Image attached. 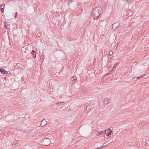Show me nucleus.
Listing matches in <instances>:
<instances>
[{
  "label": "nucleus",
  "instance_id": "f257e3e1",
  "mask_svg": "<svg viewBox=\"0 0 149 149\" xmlns=\"http://www.w3.org/2000/svg\"><path fill=\"white\" fill-rule=\"evenodd\" d=\"M102 8L100 7H98L94 8L93 11V16L94 19H97L100 13L102 12Z\"/></svg>",
  "mask_w": 149,
  "mask_h": 149
},
{
  "label": "nucleus",
  "instance_id": "f03ea898",
  "mask_svg": "<svg viewBox=\"0 0 149 149\" xmlns=\"http://www.w3.org/2000/svg\"><path fill=\"white\" fill-rule=\"evenodd\" d=\"M51 141L48 138H45L42 141V145L45 146H48L49 145Z\"/></svg>",
  "mask_w": 149,
  "mask_h": 149
},
{
  "label": "nucleus",
  "instance_id": "7ed1b4c3",
  "mask_svg": "<svg viewBox=\"0 0 149 149\" xmlns=\"http://www.w3.org/2000/svg\"><path fill=\"white\" fill-rule=\"evenodd\" d=\"M119 24L118 23L116 22L112 25V29H114V30H115L119 26Z\"/></svg>",
  "mask_w": 149,
  "mask_h": 149
},
{
  "label": "nucleus",
  "instance_id": "20e7f679",
  "mask_svg": "<svg viewBox=\"0 0 149 149\" xmlns=\"http://www.w3.org/2000/svg\"><path fill=\"white\" fill-rule=\"evenodd\" d=\"M47 124V122L45 119H43L42 120L40 124V126L42 127L46 125Z\"/></svg>",
  "mask_w": 149,
  "mask_h": 149
},
{
  "label": "nucleus",
  "instance_id": "39448f33",
  "mask_svg": "<svg viewBox=\"0 0 149 149\" xmlns=\"http://www.w3.org/2000/svg\"><path fill=\"white\" fill-rule=\"evenodd\" d=\"M4 25L6 29H10V24L6 22L4 23Z\"/></svg>",
  "mask_w": 149,
  "mask_h": 149
},
{
  "label": "nucleus",
  "instance_id": "423d86ee",
  "mask_svg": "<svg viewBox=\"0 0 149 149\" xmlns=\"http://www.w3.org/2000/svg\"><path fill=\"white\" fill-rule=\"evenodd\" d=\"M0 71L3 74H7L8 73V72L6 71L3 68L0 69Z\"/></svg>",
  "mask_w": 149,
  "mask_h": 149
},
{
  "label": "nucleus",
  "instance_id": "0eeeda50",
  "mask_svg": "<svg viewBox=\"0 0 149 149\" xmlns=\"http://www.w3.org/2000/svg\"><path fill=\"white\" fill-rule=\"evenodd\" d=\"M19 141L18 140H15V141L11 143V144L12 146H15L17 144H19Z\"/></svg>",
  "mask_w": 149,
  "mask_h": 149
},
{
  "label": "nucleus",
  "instance_id": "6e6552de",
  "mask_svg": "<svg viewBox=\"0 0 149 149\" xmlns=\"http://www.w3.org/2000/svg\"><path fill=\"white\" fill-rule=\"evenodd\" d=\"M104 104H107L110 102V100L109 99H105L104 100Z\"/></svg>",
  "mask_w": 149,
  "mask_h": 149
},
{
  "label": "nucleus",
  "instance_id": "1a4fd4ad",
  "mask_svg": "<svg viewBox=\"0 0 149 149\" xmlns=\"http://www.w3.org/2000/svg\"><path fill=\"white\" fill-rule=\"evenodd\" d=\"M77 80V79L75 78V77L74 76L72 77L71 79V80L72 81V83L73 84L75 83Z\"/></svg>",
  "mask_w": 149,
  "mask_h": 149
},
{
  "label": "nucleus",
  "instance_id": "9d476101",
  "mask_svg": "<svg viewBox=\"0 0 149 149\" xmlns=\"http://www.w3.org/2000/svg\"><path fill=\"white\" fill-rule=\"evenodd\" d=\"M107 131L108 132V133H107V136H109L111 134L112 131L109 128V129H108V130H107Z\"/></svg>",
  "mask_w": 149,
  "mask_h": 149
},
{
  "label": "nucleus",
  "instance_id": "9b49d317",
  "mask_svg": "<svg viewBox=\"0 0 149 149\" xmlns=\"http://www.w3.org/2000/svg\"><path fill=\"white\" fill-rule=\"evenodd\" d=\"M91 109V106L89 105H88L86 107V111H88Z\"/></svg>",
  "mask_w": 149,
  "mask_h": 149
},
{
  "label": "nucleus",
  "instance_id": "f8f14e48",
  "mask_svg": "<svg viewBox=\"0 0 149 149\" xmlns=\"http://www.w3.org/2000/svg\"><path fill=\"white\" fill-rule=\"evenodd\" d=\"M65 104V102H61L60 103H58L56 104V105H57V106H61L62 105H63Z\"/></svg>",
  "mask_w": 149,
  "mask_h": 149
},
{
  "label": "nucleus",
  "instance_id": "ddd939ff",
  "mask_svg": "<svg viewBox=\"0 0 149 149\" xmlns=\"http://www.w3.org/2000/svg\"><path fill=\"white\" fill-rule=\"evenodd\" d=\"M5 6V4H2L1 5V11L2 12H3L4 11L3 8H2V7Z\"/></svg>",
  "mask_w": 149,
  "mask_h": 149
},
{
  "label": "nucleus",
  "instance_id": "4468645a",
  "mask_svg": "<svg viewBox=\"0 0 149 149\" xmlns=\"http://www.w3.org/2000/svg\"><path fill=\"white\" fill-rule=\"evenodd\" d=\"M144 75L143 74H142L140 77H134L133 78V79H136V80H137V79H141L143 77H144Z\"/></svg>",
  "mask_w": 149,
  "mask_h": 149
},
{
  "label": "nucleus",
  "instance_id": "2eb2a0df",
  "mask_svg": "<svg viewBox=\"0 0 149 149\" xmlns=\"http://www.w3.org/2000/svg\"><path fill=\"white\" fill-rule=\"evenodd\" d=\"M32 54H33L34 56V58H35L36 57V52L34 51V50H32Z\"/></svg>",
  "mask_w": 149,
  "mask_h": 149
},
{
  "label": "nucleus",
  "instance_id": "dca6fc26",
  "mask_svg": "<svg viewBox=\"0 0 149 149\" xmlns=\"http://www.w3.org/2000/svg\"><path fill=\"white\" fill-rule=\"evenodd\" d=\"M103 132V131H101L100 132H97V133L96 134V135L98 136H100L101 135V134Z\"/></svg>",
  "mask_w": 149,
  "mask_h": 149
},
{
  "label": "nucleus",
  "instance_id": "f3484780",
  "mask_svg": "<svg viewBox=\"0 0 149 149\" xmlns=\"http://www.w3.org/2000/svg\"><path fill=\"white\" fill-rule=\"evenodd\" d=\"M144 124L143 123H142L141 124H140L139 125V127H141L144 126Z\"/></svg>",
  "mask_w": 149,
  "mask_h": 149
},
{
  "label": "nucleus",
  "instance_id": "a211bd4d",
  "mask_svg": "<svg viewBox=\"0 0 149 149\" xmlns=\"http://www.w3.org/2000/svg\"><path fill=\"white\" fill-rule=\"evenodd\" d=\"M134 0H127V1L130 2V3H132Z\"/></svg>",
  "mask_w": 149,
  "mask_h": 149
},
{
  "label": "nucleus",
  "instance_id": "6ab92c4d",
  "mask_svg": "<svg viewBox=\"0 0 149 149\" xmlns=\"http://www.w3.org/2000/svg\"><path fill=\"white\" fill-rule=\"evenodd\" d=\"M118 65V64H117V63H116V64H115L114 65H113V68H115L116 67V66Z\"/></svg>",
  "mask_w": 149,
  "mask_h": 149
},
{
  "label": "nucleus",
  "instance_id": "aec40b11",
  "mask_svg": "<svg viewBox=\"0 0 149 149\" xmlns=\"http://www.w3.org/2000/svg\"><path fill=\"white\" fill-rule=\"evenodd\" d=\"M112 54H113V52H110L108 55L111 56V55Z\"/></svg>",
  "mask_w": 149,
  "mask_h": 149
},
{
  "label": "nucleus",
  "instance_id": "412c9836",
  "mask_svg": "<svg viewBox=\"0 0 149 149\" xmlns=\"http://www.w3.org/2000/svg\"><path fill=\"white\" fill-rule=\"evenodd\" d=\"M108 58H109V59H110L111 58V56L108 55Z\"/></svg>",
  "mask_w": 149,
  "mask_h": 149
},
{
  "label": "nucleus",
  "instance_id": "4be33fe9",
  "mask_svg": "<svg viewBox=\"0 0 149 149\" xmlns=\"http://www.w3.org/2000/svg\"><path fill=\"white\" fill-rule=\"evenodd\" d=\"M105 134H107V133H108L107 132V130H106L105 131Z\"/></svg>",
  "mask_w": 149,
  "mask_h": 149
},
{
  "label": "nucleus",
  "instance_id": "5701e85b",
  "mask_svg": "<svg viewBox=\"0 0 149 149\" xmlns=\"http://www.w3.org/2000/svg\"><path fill=\"white\" fill-rule=\"evenodd\" d=\"M17 12H16L15 14V17H16L17 16Z\"/></svg>",
  "mask_w": 149,
  "mask_h": 149
},
{
  "label": "nucleus",
  "instance_id": "b1692460",
  "mask_svg": "<svg viewBox=\"0 0 149 149\" xmlns=\"http://www.w3.org/2000/svg\"><path fill=\"white\" fill-rule=\"evenodd\" d=\"M111 71H109V72L107 74H111Z\"/></svg>",
  "mask_w": 149,
  "mask_h": 149
},
{
  "label": "nucleus",
  "instance_id": "393cba45",
  "mask_svg": "<svg viewBox=\"0 0 149 149\" xmlns=\"http://www.w3.org/2000/svg\"><path fill=\"white\" fill-rule=\"evenodd\" d=\"M115 68H112V70H111V71H113V70Z\"/></svg>",
  "mask_w": 149,
  "mask_h": 149
},
{
  "label": "nucleus",
  "instance_id": "a878e982",
  "mask_svg": "<svg viewBox=\"0 0 149 149\" xmlns=\"http://www.w3.org/2000/svg\"><path fill=\"white\" fill-rule=\"evenodd\" d=\"M136 79H134V81H136V80H136Z\"/></svg>",
  "mask_w": 149,
  "mask_h": 149
},
{
  "label": "nucleus",
  "instance_id": "bb28decb",
  "mask_svg": "<svg viewBox=\"0 0 149 149\" xmlns=\"http://www.w3.org/2000/svg\"><path fill=\"white\" fill-rule=\"evenodd\" d=\"M19 65H20L19 64V63H18V64H17V65L18 66Z\"/></svg>",
  "mask_w": 149,
  "mask_h": 149
}]
</instances>
